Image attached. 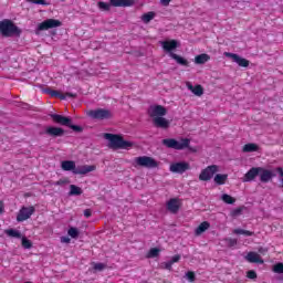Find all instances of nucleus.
<instances>
[{
	"label": "nucleus",
	"mask_w": 283,
	"mask_h": 283,
	"mask_svg": "<svg viewBox=\"0 0 283 283\" xmlns=\"http://www.w3.org/2000/svg\"><path fill=\"white\" fill-rule=\"evenodd\" d=\"M148 115L153 118L154 127L157 129H169L171 122L164 116H167V108L163 105H153L148 109Z\"/></svg>",
	"instance_id": "obj_1"
},
{
	"label": "nucleus",
	"mask_w": 283,
	"mask_h": 283,
	"mask_svg": "<svg viewBox=\"0 0 283 283\" xmlns=\"http://www.w3.org/2000/svg\"><path fill=\"white\" fill-rule=\"evenodd\" d=\"M161 144L164 147H167V149H175L176 151H182L185 149L193 151V149H191V139L187 137H180L179 139L165 138L161 140Z\"/></svg>",
	"instance_id": "obj_2"
},
{
	"label": "nucleus",
	"mask_w": 283,
	"mask_h": 283,
	"mask_svg": "<svg viewBox=\"0 0 283 283\" xmlns=\"http://www.w3.org/2000/svg\"><path fill=\"white\" fill-rule=\"evenodd\" d=\"M104 137L106 138V140L109 142V147L111 149H132V147H134V143L125 140V138H123V136L120 135H115L112 133H106L104 135Z\"/></svg>",
	"instance_id": "obj_3"
},
{
	"label": "nucleus",
	"mask_w": 283,
	"mask_h": 283,
	"mask_svg": "<svg viewBox=\"0 0 283 283\" xmlns=\"http://www.w3.org/2000/svg\"><path fill=\"white\" fill-rule=\"evenodd\" d=\"M163 49L166 52H170L169 56L170 59H174L179 65H184L185 67H189V61H187L185 57L174 53V50L178 48V41L170 40V41H164L161 42Z\"/></svg>",
	"instance_id": "obj_4"
},
{
	"label": "nucleus",
	"mask_w": 283,
	"mask_h": 283,
	"mask_svg": "<svg viewBox=\"0 0 283 283\" xmlns=\"http://www.w3.org/2000/svg\"><path fill=\"white\" fill-rule=\"evenodd\" d=\"M0 34L2 36H21V29L12 22V20L4 19L0 21Z\"/></svg>",
	"instance_id": "obj_5"
},
{
	"label": "nucleus",
	"mask_w": 283,
	"mask_h": 283,
	"mask_svg": "<svg viewBox=\"0 0 283 283\" xmlns=\"http://www.w3.org/2000/svg\"><path fill=\"white\" fill-rule=\"evenodd\" d=\"M134 167H145L146 169H156L158 161L154 157L139 156L134 159Z\"/></svg>",
	"instance_id": "obj_6"
},
{
	"label": "nucleus",
	"mask_w": 283,
	"mask_h": 283,
	"mask_svg": "<svg viewBox=\"0 0 283 283\" xmlns=\"http://www.w3.org/2000/svg\"><path fill=\"white\" fill-rule=\"evenodd\" d=\"M87 116L94 120H109V118H112V111L105 108H96L88 111Z\"/></svg>",
	"instance_id": "obj_7"
},
{
	"label": "nucleus",
	"mask_w": 283,
	"mask_h": 283,
	"mask_svg": "<svg viewBox=\"0 0 283 283\" xmlns=\"http://www.w3.org/2000/svg\"><path fill=\"white\" fill-rule=\"evenodd\" d=\"M218 171H220V167H218V165L208 166L207 168L201 170L199 175V180H202L203 182H209V180H211V178H213V176H216Z\"/></svg>",
	"instance_id": "obj_8"
},
{
	"label": "nucleus",
	"mask_w": 283,
	"mask_h": 283,
	"mask_svg": "<svg viewBox=\"0 0 283 283\" xmlns=\"http://www.w3.org/2000/svg\"><path fill=\"white\" fill-rule=\"evenodd\" d=\"M34 211L35 209L33 206H30V207L23 206L17 214V222H25V220H30Z\"/></svg>",
	"instance_id": "obj_9"
},
{
	"label": "nucleus",
	"mask_w": 283,
	"mask_h": 283,
	"mask_svg": "<svg viewBox=\"0 0 283 283\" xmlns=\"http://www.w3.org/2000/svg\"><path fill=\"white\" fill-rule=\"evenodd\" d=\"M63 23L56 19H46L38 25V30L43 32L45 30H52L54 28H61Z\"/></svg>",
	"instance_id": "obj_10"
},
{
	"label": "nucleus",
	"mask_w": 283,
	"mask_h": 283,
	"mask_svg": "<svg viewBox=\"0 0 283 283\" xmlns=\"http://www.w3.org/2000/svg\"><path fill=\"white\" fill-rule=\"evenodd\" d=\"M224 56H227V59H232V61L239 65V67H248L250 65V61L241 57L240 55L235 54V53H230V52H224Z\"/></svg>",
	"instance_id": "obj_11"
},
{
	"label": "nucleus",
	"mask_w": 283,
	"mask_h": 283,
	"mask_svg": "<svg viewBox=\"0 0 283 283\" xmlns=\"http://www.w3.org/2000/svg\"><path fill=\"white\" fill-rule=\"evenodd\" d=\"M169 169L172 174H185V171H189V169H191V166L189 163L179 161L171 164Z\"/></svg>",
	"instance_id": "obj_12"
},
{
	"label": "nucleus",
	"mask_w": 283,
	"mask_h": 283,
	"mask_svg": "<svg viewBox=\"0 0 283 283\" xmlns=\"http://www.w3.org/2000/svg\"><path fill=\"white\" fill-rule=\"evenodd\" d=\"M51 118L53 123H56V125H63L64 127H69L72 123V118L59 114H52Z\"/></svg>",
	"instance_id": "obj_13"
},
{
	"label": "nucleus",
	"mask_w": 283,
	"mask_h": 283,
	"mask_svg": "<svg viewBox=\"0 0 283 283\" xmlns=\"http://www.w3.org/2000/svg\"><path fill=\"white\" fill-rule=\"evenodd\" d=\"M260 172H259V176H260V181L261 182H271V180H273V178H275V174H273L270 169H266V168H262L260 167Z\"/></svg>",
	"instance_id": "obj_14"
},
{
	"label": "nucleus",
	"mask_w": 283,
	"mask_h": 283,
	"mask_svg": "<svg viewBox=\"0 0 283 283\" xmlns=\"http://www.w3.org/2000/svg\"><path fill=\"white\" fill-rule=\"evenodd\" d=\"M91 171H96V167L94 165H82L75 168L74 174L76 176H85L86 174H91Z\"/></svg>",
	"instance_id": "obj_15"
},
{
	"label": "nucleus",
	"mask_w": 283,
	"mask_h": 283,
	"mask_svg": "<svg viewBox=\"0 0 283 283\" xmlns=\"http://www.w3.org/2000/svg\"><path fill=\"white\" fill-rule=\"evenodd\" d=\"M260 167H252L243 177V182H253L260 176Z\"/></svg>",
	"instance_id": "obj_16"
},
{
	"label": "nucleus",
	"mask_w": 283,
	"mask_h": 283,
	"mask_svg": "<svg viewBox=\"0 0 283 283\" xmlns=\"http://www.w3.org/2000/svg\"><path fill=\"white\" fill-rule=\"evenodd\" d=\"M166 208L170 213H178V211H180V200L176 198L168 200L166 203Z\"/></svg>",
	"instance_id": "obj_17"
},
{
	"label": "nucleus",
	"mask_w": 283,
	"mask_h": 283,
	"mask_svg": "<svg viewBox=\"0 0 283 283\" xmlns=\"http://www.w3.org/2000/svg\"><path fill=\"white\" fill-rule=\"evenodd\" d=\"M50 96H52V98H60L61 101H65L67 97L69 98H76V94L74 93H61L59 91L55 90H50L49 91Z\"/></svg>",
	"instance_id": "obj_18"
},
{
	"label": "nucleus",
	"mask_w": 283,
	"mask_h": 283,
	"mask_svg": "<svg viewBox=\"0 0 283 283\" xmlns=\"http://www.w3.org/2000/svg\"><path fill=\"white\" fill-rule=\"evenodd\" d=\"M245 260L251 264H264V260L256 252H249Z\"/></svg>",
	"instance_id": "obj_19"
},
{
	"label": "nucleus",
	"mask_w": 283,
	"mask_h": 283,
	"mask_svg": "<svg viewBox=\"0 0 283 283\" xmlns=\"http://www.w3.org/2000/svg\"><path fill=\"white\" fill-rule=\"evenodd\" d=\"M111 6L114 8H132L134 0H111Z\"/></svg>",
	"instance_id": "obj_20"
},
{
	"label": "nucleus",
	"mask_w": 283,
	"mask_h": 283,
	"mask_svg": "<svg viewBox=\"0 0 283 283\" xmlns=\"http://www.w3.org/2000/svg\"><path fill=\"white\" fill-rule=\"evenodd\" d=\"M45 134H48V136L59 137L63 136V134H65V130L61 127L50 126L45 129Z\"/></svg>",
	"instance_id": "obj_21"
},
{
	"label": "nucleus",
	"mask_w": 283,
	"mask_h": 283,
	"mask_svg": "<svg viewBox=\"0 0 283 283\" xmlns=\"http://www.w3.org/2000/svg\"><path fill=\"white\" fill-rule=\"evenodd\" d=\"M187 87L195 94V96H202V94H205V88H202V85L200 84L193 86L191 83H187Z\"/></svg>",
	"instance_id": "obj_22"
},
{
	"label": "nucleus",
	"mask_w": 283,
	"mask_h": 283,
	"mask_svg": "<svg viewBox=\"0 0 283 283\" xmlns=\"http://www.w3.org/2000/svg\"><path fill=\"white\" fill-rule=\"evenodd\" d=\"M209 61H211V56L207 53H201L195 56L196 65H205V63H209Z\"/></svg>",
	"instance_id": "obj_23"
},
{
	"label": "nucleus",
	"mask_w": 283,
	"mask_h": 283,
	"mask_svg": "<svg viewBox=\"0 0 283 283\" xmlns=\"http://www.w3.org/2000/svg\"><path fill=\"white\" fill-rule=\"evenodd\" d=\"M61 167L63 169V171H73L76 169V163L72 161V160H64L61 164Z\"/></svg>",
	"instance_id": "obj_24"
},
{
	"label": "nucleus",
	"mask_w": 283,
	"mask_h": 283,
	"mask_svg": "<svg viewBox=\"0 0 283 283\" xmlns=\"http://www.w3.org/2000/svg\"><path fill=\"white\" fill-rule=\"evenodd\" d=\"M242 151L244 154H251L253 151H260V146H258V144L249 143V144H245L243 146Z\"/></svg>",
	"instance_id": "obj_25"
},
{
	"label": "nucleus",
	"mask_w": 283,
	"mask_h": 283,
	"mask_svg": "<svg viewBox=\"0 0 283 283\" xmlns=\"http://www.w3.org/2000/svg\"><path fill=\"white\" fill-rule=\"evenodd\" d=\"M209 227H211V223H209L208 221L201 222L195 230L196 235H202V233H205V231H207Z\"/></svg>",
	"instance_id": "obj_26"
},
{
	"label": "nucleus",
	"mask_w": 283,
	"mask_h": 283,
	"mask_svg": "<svg viewBox=\"0 0 283 283\" xmlns=\"http://www.w3.org/2000/svg\"><path fill=\"white\" fill-rule=\"evenodd\" d=\"M4 233L6 235H8V238H17L18 240H21L22 238L21 232L19 230L7 229Z\"/></svg>",
	"instance_id": "obj_27"
},
{
	"label": "nucleus",
	"mask_w": 283,
	"mask_h": 283,
	"mask_svg": "<svg viewBox=\"0 0 283 283\" xmlns=\"http://www.w3.org/2000/svg\"><path fill=\"white\" fill-rule=\"evenodd\" d=\"M228 179H229V175L217 174L214 176L216 185H226Z\"/></svg>",
	"instance_id": "obj_28"
},
{
	"label": "nucleus",
	"mask_w": 283,
	"mask_h": 283,
	"mask_svg": "<svg viewBox=\"0 0 283 283\" xmlns=\"http://www.w3.org/2000/svg\"><path fill=\"white\" fill-rule=\"evenodd\" d=\"M83 195V189L76 185H71L70 186V192L69 196H82Z\"/></svg>",
	"instance_id": "obj_29"
},
{
	"label": "nucleus",
	"mask_w": 283,
	"mask_h": 283,
	"mask_svg": "<svg viewBox=\"0 0 283 283\" xmlns=\"http://www.w3.org/2000/svg\"><path fill=\"white\" fill-rule=\"evenodd\" d=\"M233 233H235V235H245L247 238L255 234V232H253V231L242 230L240 228L234 229Z\"/></svg>",
	"instance_id": "obj_30"
},
{
	"label": "nucleus",
	"mask_w": 283,
	"mask_h": 283,
	"mask_svg": "<svg viewBox=\"0 0 283 283\" xmlns=\"http://www.w3.org/2000/svg\"><path fill=\"white\" fill-rule=\"evenodd\" d=\"M154 17H156V13H155L154 11L144 13V14L142 15V21H143L144 23H149L150 21H153Z\"/></svg>",
	"instance_id": "obj_31"
},
{
	"label": "nucleus",
	"mask_w": 283,
	"mask_h": 283,
	"mask_svg": "<svg viewBox=\"0 0 283 283\" xmlns=\"http://www.w3.org/2000/svg\"><path fill=\"white\" fill-rule=\"evenodd\" d=\"M221 200L223 202H226V205H234V202H235V198H233V197H231V195H227V193L221 196Z\"/></svg>",
	"instance_id": "obj_32"
},
{
	"label": "nucleus",
	"mask_w": 283,
	"mask_h": 283,
	"mask_svg": "<svg viewBox=\"0 0 283 283\" xmlns=\"http://www.w3.org/2000/svg\"><path fill=\"white\" fill-rule=\"evenodd\" d=\"M97 7L99 8V10H103L104 12H109L112 6L107 2H103V1H99L97 3Z\"/></svg>",
	"instance_id": "obj_33"
},
{
	"label": "nucleus",
	"mask_w": 283,
	"mask_h": 283,
	"mask_svg": "<svg viewBox=\"0 0 283 283\" xmlns=\"http://www.w3.org/2000/svg\"><path fill=\"white\" fill-rule=\"evenodd\" d=\"M244 209H247V207L241 206V207H239V208L232 210V211H231V216H232L233 218H235V217H238V216H242V212L244 211Z\"/></svg>",
	"instance_id": "obj_34"
},
{
	"label": "nucleus",
	"mask_w": 283,
	"mask_h": 283,
	"mask_svg": "<svg viewBox=\"0 0 283 283\" xmlns=\"http://www.w3.org/2000/svg\"><path fill=\"white\" fill-rule=\"evenodd\" d=\"M67 233H69L70 238H73V239L78 238V234H80L78 229L74 228V227L70 228Z\"/></svg>",
	"instance_id": "obj_35"
},
{
	"label": "nucleus",
	"mask_w": 283,
	"mask_h": 283,
	"mask_svg": "<svg viewBox=\"0 0 283 283\" xmlns=\"http://www.w3.org/2000/svg\"><path fill=\"white\" fill-rule=\"evenodd\" d=\"M93 269L94 271H105V269H107V264L93 262Z\"/></svg>",
	"instance_id": "obj_36"
},
{
	"label": "nucleus",
	"mask_w": 283,
	"mask_h": 283,
	"mask_svg": "<svg viewBox=\"0 0 283 283\" xmlns=\"http://www.w3.org/2000/svg\"><path fill=\"white\" fill-rule=\"evenodd\" d=\"M159 254H160V249L153 248L148 252V258H158Z\"/></svg>",
	"instance_id": "obj_37"
},
{
	"label": "nucleus",
	"mask_w": 283,
	"mask_h": 283,
	"mask_svg": "<svg viewBox=\"0 0 283 283\" xmlns=\"http://www.w3.org/2000/svg\"><path fill=\"white\" fill-rule=\"evenodd\" d=\"M22 247L23 249H32V241L25 237H22Z\"/></svg>",
	"instance_id": "obj_38"
},
{
	"label": "nucleus",
	"mask_w": 283,
	"mask_h": 283,
	"mask_svg": "<svg viewBox=\"0 0 283 283\" xmlns=\"http://www.w3.org/2000/svg\"><path fill=\"white\" fill-rule=\"evenodd\" d=\"M247 277L249 280H256L258 279V273L254 270H249L247 272Z\"/></svg>",
	"instance_id": "obj_39"
},
{
	"label": "nucleus",
	"mask_w": 283,
	"mask_h": 283,
	"mask_svg": "<svg viewBox=\"0 0 283 283\" xmlns=\"http://www.w3.org/2000/svg\"><path fill=\"white\" fill-rule=\"evenodd\" d=\"M273 272H274V273H283V263H276V264L273 266Z\"/></svg>",
	"instance_id": "obj_40"
},
{
	"label": "nucleus",
	"mask_w": 283,
	"mask_h": 283,
	"mask_svg": "<svg viewBox=\"0 0 283 283\" xmlns=\"http://www.w3.org/2000/svg\"><path fill=\"white\" fill-rule=\"evenodd\" d=\"M226 242H228V247L232 248L235 247V244H238V239L228 238L226 239Z\"/></svg>",
	"instance_id": "obj_41"
},
{
	"label": "nucleus",
	"mask_w": 283,
	"mask_h": 283,
	"mask_svg": "<svg viewBox=\"0 0 283 283\" xmlns=\"http://www.w3.org/2000/svg\"><path fill=\"white\" fill-rule=\"evenodd\" d=\"M186 277H188L189 282H196V273L191 271L186 273Z\"/></svg>",
	"instance_id": "obj_42"
},
{
	"label": "nucleus",
	"mask_w": 283,
	"mask_h": 283,
	"mask_svg": "<svg viewBox=\"0 0 283 283\" xmlns=\"http://www.w3.org/2000/svg\"><path fill=\"white\" fill-rule=\"evenodd\" d=\"M54 187H63V185H67V179H60L53 182Z\"/></svg>",
	"instance_id": "obj_43"
},
{
	"label": "nucleus",
	"mask_w": 283,
	"mask_h": 283,
	"mask_svg": "<svg viewBox=\"0 0 283 283\" xmlns=\"http://www.w3.org/2000/svg\"><path fill=\"white\" fill-rule=\"evenodd\" d=\"M31 3H35V6H49L45 0H29Z\"/></svg>",
	"instance_id": "obj_44"
},
{
	"label": "nucleus",
	"mask_w": 283,
	"mask_h": 283,
	"mask_svg": "<svg viewBox=\"0 0 283 283\" xmlns=\"http://www.w3.org/2000/svg\"><path fill=\"white\" fill-rule=\"evenodd\" d=\"M71 129H73V132H77L81 133L83 132V127L78 126V125H72V123L69 126Z\"/></svg>",
	"instance_id": "obj_45"
},
{
	"label": "nucleus",
	"mask_w": 283,
	"mask_h": 283,
	"mask_svg": "<svg viewBox=\"0 0 283 283\" xmlns=\"http://www.w3.org/2000/svg\"><path fill=\"white\" fill-rule=\"evenodd\" d=\"M164 269H166L167 271H171L174 264L171 263V261L168 262H164L163 263Z\"/></svg>",
	"instance_id": "obj_46"
},
{
	"label": "nucleus",
	"mask_w": 283,
	"mask_h": 283,
	"mask_svg": "<svg viewBox=\"0 0 283 283\" xmlns=\"http://www.w3.org/2000/svg\"><path fill=\"white\" fill-rule=\"evenodd\" d=\"M170 262L172 264H176V262H180V254H176L171 258Z\"/></svg>",
	"instance_id": "obj_47"
},
{
	"label": "nucleus",
	"mask_w": 283,
	"mask_h": 283,
	"mask_svg": "<svg viewBox=\"0 0 283 283\" xmlns=\"http://www.w3.org/2000/svg\"><path fill=\"white\" fill-rule=\"evenodd\" d=\"M61 242H62L63 244H70L71 239H70V237H61Z\"/></svg>",
	"instance_id": "obj_48"
},
{
	"label": "nucleus",
	"mask_w": 283,
	"mask_h": 283,
	"mask_svg": "<svg viewBox=\"0 0 283 283\" xmlns=\"http://www.w3.org/2000/svg\"><path fill=\"white\" fill-rule=\"evenodd\" d=\"M84 216H85V218H92V209H85Z\"/></svg>",
	"instance_id": "obj_49"
},
{
	"label": "nucleus",
	"mask_w": 283,
	"mask_h": 283,
	"mask_svg": "<svg viewBox=\"0 0 283 283\" xmlns=\"http://www.w3.org/2000/svg\"><path fill=\"white\" fill-rule=\"evenodd\" d=\"M6 211V206L3 205V201L0 200V213H4Z\"/></svg>",
	"instance_id": "obj_50"
},
{
	"label": "nucleus",
	"mask_w": 283,
	"mask_h": 283,
	"mask_svg": "<svg viewBox=\"0 0 283 283\" xmlns=\"http://www.w3.org/2000/svg\"><path fill=\"white\" fill-rule=\"evenodd\" d=\"M160 3L164 6H169V3H171V0H160Z\"/></svg>",
	"instance_id": "obj_51"
},
{
	"label": "nucleus",
	"mask_w": 283,
	"mask_h": 283,
	"mask_svg": "<svg viewBox=\"0 0 283 283\" xmlns=\"http://www.w3.org/2000/svg\"><path fill=\"white\" fill-rule=\"evenodd\" d=\"M276 171L281 176V178H283V168L279 167V168H276Z\"/></svg>",
	"instance_id": "obj_52"
},
{
	"label": "nucleus",
	"mask_w": 283,
	"mask_h": 283,
	"mask_svg": "<svg viewBox=\"0 0 283 283\" xmlns=\"http://www.w3.org/2000/svg\"><path fill=\"white\" fill-rule=\"evenodd\" d=\"M281 182H282V187H283V177H282V179H281Z\"/></svg>",
	"instance_id": "obj_53"
},
{
	"label": "nucleus",
	"mask_w": 283,
	"mask_h": 283,
	"mask_svg": "<svg viewBox=\"0 0 283 283\" xmlns=\"http://www.w3.org/2000/svg\"><path fill=\"white\" fill-rule=\"evenodd\" d=\"M25 283H32V282H25Z\"/></svg>",
	"instance_id": "obj_54"
}]
</instances>
